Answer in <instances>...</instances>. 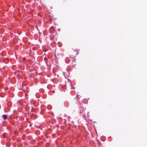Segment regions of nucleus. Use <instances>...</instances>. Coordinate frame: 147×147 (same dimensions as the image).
I'll return each instance as SVG.
<instances>
[{
  "label": "nucleus",
  "mask_w": 147,
  "mask_h": 147,
  "mask_svg": "<svg viewBox=\"0 0 147 147\" xmlns=\"http://www.w3.org/2000/svg\"><path fill=\"white\" fill-rule=\"evenodd\" d=\"M47 58H44V60H45L46 61V60H47Z\"/></svg>",
  "instance_id": "obj_2"
},
{
  "label": "nucleus",
  "mask_w": 147,
  "mask_h": 147,
  "mask_svg": "<svg viewBox=\"0 0 147 147\" xmlns=\"http://www.w3.org/2000/svg\"><path fill=\"white\" fill-rule=\"evenodd\" d=\"M3 118L4 120L6 119L7 118V116L6 115H3Z\"/></svg>",
  "instance_id": "obj_1"
},
{
  "label": "nucleus",
  "mask_w": 147,
  "mask_h": 147,
  "mask_svg": "<svg viewBox=\"0 0 147 147\" xmlns=\"http://www.w3.org/2000/svg\"><path fill=\"white\" fill-rule=\"evenodd\" d=\"M73 89H74V87H73Z\"/></svg>",
  "instance_id": "obj_3"
}]
</instances>
